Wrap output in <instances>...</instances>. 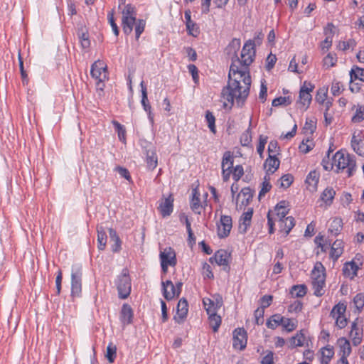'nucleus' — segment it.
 <instances>
[{
	"instance_id": "f257e3e1",
	"label": "nucleus",
	"mask_w": 364,
	"mask_h": 364,
	"mask_svg": "<svg viewBox=\"0 0 364 364\" xmlns=\"http://www.w3.org/2000/svg\"><path fill=\"white\" fill-rule=\"evenodd\" d=\"M228 82L223 87L221 98L224 107L231 108L234 100L240 105L247 98L251 85L250 70L240 66V59H232L228 73Z\"/></svg>"
},
{
	"instance_id": "f03ea898",
	"label": "nucleus",
	"mask_w": 364,
	"mask_h": 364,
	"mask_svg": "<svg viewBox=\"0 0 364 364\" xmlns=\"http://www.w3.org/2000/svg\"><path fill=\"white\" fill-rule=\"evenodd\" d=\"M336 172L346 171L348 177L352 176L356 171V159L355 156L343 151H338L332 158Z\"/></svg>"
},
{
	"instance_id": "7ed1b4c3",
	"label": "nucleus",
	"mask_w": 364,
	"mask_h": 364,
	"mask_svg": "<svg viewBox=\"0 0 364 364\" xmlns=\"http://www.w3.org/2000/svg\"><path fill=\"white\" fill-rule=\"evenodd\" d=\"M312 287L314 294L316 296H321L324 294L326 274L325 267L321 262H316L311 272Z\"/></svg>"
},
{
	"instance_id": "20e7f679",
	"label": "nucleus",
	"mask_w": 364,
	"mask_h": 364,
	"mask_svg": "<svg viewBox=\"0 0 364 364\" xmlns=\"http://www.w3.org/2000/svg\"><path fill=\"white\" fill-rule=\"evenodd\" d=\"M122 14L123 31L125 34L129 35L132 33L133 26L136 23V13L135 7L131 4H127L124 6Z\"/></svg>"
},
{
	"instance_id": "39448f33",
	"label": "nucleus",
	"mask_w": 364,
	"mask_h": 364,
	"mask_svg": "<svg viewBox=\"0 0 364 364\" xmlns=\"http://www.w3.org/2000/svg\"><path fill=\"white\" fill-rule=\"evenodd\" d=\"M91 75L97 80V88L100 90H104V82L108 79L107 65L103 61L97 60L91 66Z\"/></svg>"
},
{
	"instance_id": "423d86ee",
	"label": "nucleus",
	"mask_w": 364,
	"mask_h": 364,
	"mask_svg": "<svg viewBox=\"0 0 364 364\" xmlns=\"http://www.w3.org/2000/svg\"><path fill=\"white\" fill-rule=\"evenodd\" d=\"M255 57V43L249 40L242 49L240 59V66L246 67L250 70L249 66L252 63Z\"/></svg>"
},
{
	"instance_id": "0eeeda50",
	"label": "nucleus",
	"mask_w": 364,
	"mask_h": 364,
	"mask_svg": "<svg viewBox=\"0 0 364 364\" xmlns=\"http://www.w3.org/2000/svg\"><path fill=\"white\" fill-rule=\"evenodd\" d=\"M117 287L119 298L124 299L130 294L131 281L127 269H123L122 274L119 276Z\"/></svg>"
},
{
	"instance_id": "6e6552de",
	"label": "nucleus",
	"mask_w": 364,
	"mask_h": 364,
	"mask_svg": "<svg viewBox=\"0 0 364 364\" xmlns=\"http://www.w3.org/2000/svg\"><path fill=\"white\" fill-rule=\"evenodd\" d=\"M346 311V305L340 302L333 307L330 314L331 316L336 320V326L340 329L345 328L348 323L345 316Z\"/></svg>"
},
{
	"instance_id": "1a4fd4ad",
	"label": "nucleus",
	"mask_w": 364,
	"mask_h": 364,
	"mask_svg": "<svg viewBox=\"0 0 364 364\" xmlns=\"http://www.w3.org/2000/svg\"><path fill=\"white\" fill-rule=\"evenodd\" d=\"M159 257L164 273L167 272L168 266L174 267L176 264V253L171 247H167L161 251Z\"/></svg>"
},
{
	"instance_id": "9d476101",
	"label": "nucleus",
	"mask_w": 364,
	"mask_h": 364,
	"mask_svg": "<svg viewBox=\"0 0 364 364\" xmlns=\"http://www.w3.org/2000/svg\"><path fill=\"white\" fill-rule=\"evenodd\" d=\"M234 164V156L231 151H225L223 154L221 168L223 181L226 182L230 179L232 174Z\"/></svg>"
},
{
	"instance_id": "9b49d317",
	"label": "nucleus",
	"mask_w": 364,
	"mask_h": 364,
	"mask_svg": "<svg viewBox=\"0 0 364 364\" xmlns=\"http://www.w3.org/2000/svg\"><path fill=\"white\" fill-rule=\"evenodd\" d=\"M82 291V271L76 267H73L71 273V294L79 296Z\"/></svg>"
},
{
	"instance_id": "f8f14e48",
	"label": "nucleus",
	"mask_w": 364,
	"mask_h": 364,
	"mask_svg": "<svg viewBox=\"0 0 364 364\" xmlns=\"http://www.w3.org/2000/svg\"><path fill=\"white\" fill-rule=\"evenodd\" d=\"M314 86L309 82H304L303 86L299 91V100L298 103L301 108L306 109L310 105L311 101V92L314 90Z\"/></svg>"
},
{
	"instance_id": "ddd939ff",
	"label": "nucleus",
	"mask_w": 364,
	"mask_h": 364,
	"mask_svg": "<svg viewBox=\"0 0 364 364\" xmlns=\"http://www.w3.org/2000/svg\"><path fill=\"white\" fill-rule=\"evenodd\" d=\"M350 337L354 346H358L362 341L363 324L362 321L358 318H355L351 324Z\"/></svg>"
},
{
	"instance_id": "4468645a",
	"label": "nucleus",
	"mask_w": 364,
	"mask_h": 364,
	"mask_svg": "<svg viewBox=\"0 0 364 364\" xmlns=\"http://www.w3.org/2000/svg\"><path fill=\"white\" fill-rule=\"evenodd\" d=\"M232 218L229 215H222L218 224V235L220 238L228 236L232 229Z\"/></svg>"
},
{
	"instance_id": "2eb2a0df",
	"label": "nucleus",
	"mask_w": 364,
	"mask_h": 364,
	"mask_svg": "<svg viewBox=\"0 0 364 364\" xmlns=\"http://www.w3.org/2000/svg\"><path fill=\"white\" fill-rule=\"evenodd\" d=\"M247 345V333L243 328H237L233 332L232 346L234 348L243 350Z\"/></svg>"
},
{
	"instance_id": "dca6fc26",
	"label": "nucleus",
	"mask_w": 364,
	"mask_h": 364,
	"mask_svg": "<svg viewBox=\"0 0 364 364\" xmlns=\"http://www.w3.org/2000/svg\"><path fill=\"white\" fill-rule=\"evenodd\" d=\"M229 258L230 254L226 250H219L215 253L214 257L210 259V262H213L214 259L217 264L223 266V269L228 271L229 269Z\"/></svg>"
},
{
	"instance_id": "f3484780",
	"label": "nucleus",
	"mask_w": 364,
	"mask_h": 364,
	"mask_svg": "<svg viewBox=\"0 0 364 364\" xmlns=\"http://www.w3.org/2000/svg\"><path fill=\"white\" fill-rule=\"evenodd\" d=\"M141 90V105L143 108L146 112L148 114V118L151 124H154V114L151 112V107L149 102L148 97H147V91L146 87L145 86L144 82H141L140 83Z\"/></svg>"
},
{
	"instance_id": "a211bd4d",
	"label": "nucleus",
	"mask_w": 364,
	"mask_h": 364,
	"mask_svg": "<svg viewBox=\"0 0 364 364\" xmlns=\"http://www.w3.org/2000/svg\"><path fill=\"white\" fill-rule=\"evenodd\" d=\"M190 206L191 210L197 214H200L201 210L203 208L200 194L197 187L192 190Z\"/></svg>"
},
{
	"instance_id": "6ab92c4d",
	"label": "nucleus",
	"mask_w": 364,
	"mask_h": 364,
	"mask_svg": "<svg viewBox=\"0 0 364 364\" xmlns=\"http://www.w3.org/2000/svg\"><path fill=\"white\" fill-rule=\"evenodd\" d=\"M320 173L318 171L314 170L309 173L307 175L305 184L306 189L310 192H315L318 188V183L319 181Z\"/></svg>"
},
{
	"instance_id": "aec40b11",
	"label": "nucleus",
	"mask_w": 364,
	"mask_h": 364,
	"mask_svg": "<svg viewBox=\"0 0 364 364\" xmlns=\"http://www.w3.org/2000/svg\"><path fill=\"white\" fill-rule=\"evenodd\" d=\"M252 198V193L250 188H243L237 194L235 199V204L242 208V206L247 205Z\"/></svg>"
},
{
	"instance_id": "412c9836",
	"label": "nucleus",
	"mask_w": 364,
	"mask_h": 364,
	"mask_svg": "<svg viewBox=\"0 0 364 364\" xmlns=\"http://www.w3.org/2000/svg\"><path fill=\"white\" fill-rule=\"evenodd\" d=\"M188 311V304L184 298H182L179 300L177 305V311L176 315L174 316V320L180 323L183 321V320L186 318Z\"/></svg>"
},
{
	"instance_id": "4be33fe9",
	"label": "nucleus",
	"mask_w": 364,
	"mask_h": 364,
	"mask_svg": "<svg viewBox=\"0 0 364 364\" xmlns=\"http://www.w3.org/2000/svg\"><path fill=\"white\" fill-rule=\"evenodd\" d=\"M173 197L169 195L167 198H164L159 206V210L161 215L165 218L169 216L173 212Z\"/></svg>"
},
{
	"instance_id": "5701e85b",
	"label": "nucleus",
	"mask_w": 364,
	"mask_h": 364,
	"mask_svg": "<svg viewBox=\"0 0 364 364\" xmlns=\"http://www.w3.org/2000/svg\"><path fill=\"white\" fill-rule=\"evenodd\" d=\"M253 209L248 208L240 217L239 220V231L241 233H245L251 225Z\"/></svg>"
},
{
	"instance_id": "b1692460",
	"label": "nucleus",
	"mask_w": 364,
	"mask_h": 364,
	"mask_svg": "<svg viewBox=\"0 0 364 364\" xmlns=\"http://www.w3.org/2000/svg\"><path fill=\"white\" fill-rule=\"evenodd\" d=\"M163 294L166 299L171 300L175 296H178L176 287L170 280L162 282Z\"/></svg>"
},
{
	"instance_id": "393cba45",
	"label": "nucleus",
	"mask_w": 364,
	"mask_h": 364,
	"mask_svg": "<svg viewBox=\"0 0 364 364\" xmlns=\"http://www.w3.org/2000/svg\"><path fill=\"white\" fill-rule=\"evenodd\" d=\"M359 266L354 261L346 262L343 268V272L346 277L353 279L357 275Z\"/></svg>"
},
{
	"instance_id": "a878e982",
	"label": "nucleus",
	"mask_w": 364,
	"mask_h": 364,
	"mask_svg": "<svg viewBox=\"0 0 364 364\" xmlns=\"http://www.w3.org/2000/svg\"><path fill=\"white\" fill-rule=\"evenodd\" d=\"M133 318V311L131 306L128 304H124L120 313V320L124 325H128L132 323Z\"/></svg>"
},
{
	"instance_id": "bb28decb",
	"label": "nucleus",
	"mask_w": 364,
	"mask_h": 364,
	"mask_svg": "<svg viewBox=\"0 0 364 364\" xmlns=\"http://www.w3.org/2000/svg\"><path fill=\"white\" fill-rule=\"evenodd\" d=\"M351 146L359 156H364V139L363 137L353 134L351 139Z\"/></svg>"
},
{
	"instance_id": "cd10ccee",
	"label": "nucleus",
	"mask_w": 364,
	"mask_h": 364,
	"mask_svg": "<svg viewBox=\"0 0 364 364\" xmlns=\"http://www.w3.org/2000/svg\"><path fill=\"white\" fill-rule=\"evenodd\" d=\"M295 222L294 218L291 216H288L284 219H282L279 221V227L281 232H284L285 233V236H287L291 229L294 227Z\"/></svg>"
},
{
	"instance_id": "c85d7f7f",
	"label": "nucleus",
	"mask_w": 364,
	"mask_h": 364,
	"mask_svg": "<svg viewBox=\"0 0 364 364\" xmlns=\"http://www.w3.org/2000/svg\"><path fill=\"white\" fill-rule=\"evenodd\" d=\"M240 48V40L234 38L231 41L229 45L227 46L225 50L227 54L231 58V60L238 58L237 52Z\"/></svg>"
},
{
	"instance_id": "c756f323",
	"label": "nucleus",
	"mask_w": 364,
	"mask_h": 364,
	"mask_svg": "<svg viewBox=\"0 0 364 364\" xmlns=\"http://www.w3.org/2000/svg\"><path fill=\"white\" fill-rule=\"evenodd\" d=\"M146 164L147 167L150 170H154L158 165V158L156 154V150L152 148L146 150Z\"/></svg>"
},
{
	"instance_id": "7c9ffc66",
	"label": "nucleus",
	"mask_w": 364,
	"mask_h": 364,
	"mask_svg": "<svg viewBox=\"0 0 364 364\" xmlns=\"http://www.w3.org/2000/svg\"><path fill=\"white\" fill-rule=\"evenodd\" d=\"M338 344L340 348L341 357L348 358L351 353V347L349 341L342 337L338 338Z\"/></svg>"
},
{
	"instance_id": "2f4dec72",
	"label": "nucleus",
	"mask_w": 364,
	"mask_h": 364,
	"mask_svg": "<svg viewBox=\"0 0 364 364\" xmlns=\"http://www.w3.org/2000/svg\"><path fill=\"white\" fill-rule=\"evenodd\" d=\"M265 166L267 167V174L269 173H273L279 166V161L274 155L269 154V157L265 161Z\"/></svg>"
},
{
	"instance_id": "473e14b6",
	"label": "nucleus",
	"mask_w": 364,
	"mask_h": 364,
	"mask_svg": "<svg viewBox=\"0 0 364 364\" xmlns=\"http://www.w3.org/2000/svg\"><path fill=\"white\" fill-rule=\"evenodd\" d=\"M208 314L209 315V321L211 328L214 332H217L221 323L220 316L217 315V312H215L214 309H208Z\"/></svg>"
},
{
	"instance_id": "72a5a7b5",
	"label": "nucleus",
	"mask_w": 364,
	"mask_h": 364,
	"mask_svg": "<svg viewBox=\"0 0 364 364\" xmlns=\"http://www.w3.org/2000/svg\"><path fill=\"white\" fill-rule=\"evenodd\" d=\"M336 191L333 188L327 187L321 194V200L328 206L333 203Z\"/></svg>"
},
{
	"instance_id": "f704fd0d",
	"label": "nucleus",
	"mask_w": 364,
	"mask_h": 364,
	"mask_svg": "<svg viewBox=\"0 0 364 364\" xmlns=\"http://www.w3.org/2000/svg\"><path fill=\"white\" fill-rule=\"evenodd\" d=\"M343 251V242L341 240H336L331 248L330 255L331 257L334 260H337L338 257L342 255Z\"/></svg>"
},
{
	"instance_id": "c9c22d12",
	"label": "nucleus",
	"mask_w": 364,
	"mask_h": 364,
	"mask_svg": "<svg viewBox=\"0 0 364 364\" xmlns=\"http://www.w3.org/2000/svg\"><path fill=\"white\" fill-rule=\"evenodd\" d=\"M327 94H328L327 89L325 87H323L318 90L316 96V102L319 104L324 105L326 107V109H328L330 107V106L331 105V103L329 101H326Z\"/></svg>"
},
{
	"instance_id": "e433bc0d",
	"label": "nucleus",
	"mask_w": 364,
	"mask_h": 364,
	"mask_svg": "<svg viewBox=\"0 0 364 364\" xmlns=\"http://www.w3.org/2000/svg\"><path fill=\"white\" fill-rule=\"evenodd\" d=\"M306 341V336L302 330L297 333L294 336L290 339V347H300L304 345Z\"/></svg>"
},
{
	"instance_id": "4c0bfd02",
	"label": "nucleus",
	"mask_w": 364,
	"mask_h": 364,
	"mask_svg": "<svg viewBox=\"0 0 364 364\" xmlns=\"http://www.w3.org/2000/svg\"><path fill=\"white\" fill-rule=\"evenodd\" d=\"M281 325L286 331L291 332L296 328L297 321L295 318H289L282 316V323Z\"/></svg>"
},
{
	"instance_id": "58836bf2",
	"label": "nucleus",
	"mask_w": 364,
	"mask_h": 364,
	"mask_svg": "<svg viewBox=\"0 0 364 364\" xmlns=\"http://www.w3.org/2000/svg\"><path fill=\"white\" fill-rule=\"evenodd\" d=\"M97 242L98 248L103 250L107 243V234L102 227H97Z\"/></svg>"
},
{
	"instance_id": "ea45409f",
	"label": "nucleus",
	"mask_w": 364,
	"mask_h": 364,
	"mask_svg": "<svg viewBox=\"0 0 364 364\" xmlns=\"http://www.w3.org/2000/svg\"><path fill=\"white\" fill-rule=\"evenodd\" d=\"M334 355V351L332 347L328 346L321 349V363L322 364H328L331 359Z\"/></svg>"
},
{
	"instance_id": "a19ab883",
	"label": "nucleus",
	"mask_w": 364,
	"mask_h": 364,
	"mask_svg": "<svg viewBox=\"0 0 364 364\" xmlns=\"http://www.w3.org/2000/svg\"><path fill=\"white\" fill-rule=\"evenodd\" d=\"M342 226V220L339 218H335L332 220L330 224L328 231L331 232L333 235H337L338 232L341 230Z\"/></svg>"
},
{
	"instance_id": "79ce46f5",
	"label": "nucleus",
	"mask_w": 364,
	"mask_h": 364,
	"mask_svg": "<svg viewBox=\"0 0 364 364\" xmlns=\"http://www.w3.org/2000/svg\"><path fill=\"white\" fill-rule=\"evenodd\" d=\"M109 233L111 240L114 242L112 246V251L115 252H119L121 249L122 242L117 232L114 229L110 228L109 230Z\"/></svg>"
},
{
	"instance_id": "37998d69",
	"label": "nucleus",
	"mask_w": 364,
	"mask_h": 364,
	"mask_svg": "<svg viewBox=\"0 0 364 364\" xmlns=\"http://www.w3.org/2000/svg\"><path fill=\"white\" fill-rule=\"evenodd\" d=\"M282 323V316L274 314L272 316L266 323L267 326L270 329H275Z\"/></svg>"
},
{
	"instance_id": "c03bdc74",
	"label": "nucleus",
	"mask_w": 364,
	"mask_h": 364,
	"mask_svg": "<svg viewBox=\"0 0 364 364\" xmlns=\"http://www.w3.org/2000/svg\"><path fill=\"white\" fill-rule=\"evenodd\" d=\"M270 177L269 175L266 174L264 178V181L262 183V188L259 193V199L260 200L264 195L269 192L272 188V185L270 183Z\"/></svg>"
},
{
	"instance_id": "a18cd8bd",
	"label": "nucleus",
	"mask_w": 364,
	"mask_h": 364,
	"mask_svg": "<svg viewBox=\"0 0 364 364\" xmlns=\"http://www.w3.org/2000/svg\"><path fill=\"white\" fill-rule=\"evenodd\" d=\"M316 128V119L315 117L307 118L304 127L305 133L312 134Z\"/></svg>"
},
{
	"instance_id": "49530a36",
	"label": "nucleus",
	"mask_w": 364,
	"mask_h": 364,
	"mask_svg": "<svg viewBox=\"0 0 364 364\" xmlns=\"http://www.w3.org/2000/svg\"><path fill=\"white\" fill-rule=\"evenodd\" d=\"M290 294L293 297H303L306 294V288L304 285H295L291 288Z\"/></svg>"
},
{
	"instance_id": "de8ad7c7",
	"label": "nucleus",
	"mask_w": 364,
	"mask_h": 364,
	"mask_svg": "<svg viewBox=\"0 0 364 364\" xmlns=\"http://www.w3.org/2000/svg\"><path fill=\"white\" fill-rule=\"evenodd\" d=\"M350 79L359 80L360 81L364 82V68L358 67H354L352 68L350 73Z\"/></svg>"
},
{
	"instance_id": "09e8293b",
	"label": "nucleus",
	"mask_w": 364,
	"mask_h": 364,
	"mask_svg": "<svg viewBox=\"0 0 364 364\" xmlns=\"http://www.w3.org/2000/svg\"><path fill=\"white\" fill-rule=\"evenodd\" d=\"M117 355V347L110 343L107 347L106 358L112 363L114 361Z\"/></svg>"
},
{
	"instance_id": "8fccbe9b",
	"label": "nucleus",
	"mask_w": 364,
	"mask_h": 364,
	"mask_svg": "<svg viewBox=\"0 0 364 364\" xmlns=\"http://www.w3.org/2000/svg\"><path fill=\"white\" fill-rule=\"evenodd\" d=\"M112 124L114 126V127L116 129V131L117 132L119 139L121 141L124 143L125 140H126V138H125V135H126L125 129L124 128V127L121 124H119L117 121H113Z\"/></svg>"
},
{
	"instance_id": "3c124183",
	"label": "nucleus",
	"mask_w": 364,
	"mask_h": 364,
	"mask_svg": "<svg viewBox=\"0 0 364 364\" xmlns=\"http://www.w3.org/2000/svg\"><path fill=\"white\" fill-rule=\"evenodd\" d=\"M314 146V144L313 141L307 139L306 141H302L301 144L299 145V149L303 154H307L313 149Z\"/></svg>"
},
{
	"instance_id": "603ef678",
	"label": "nucleus",
	"mask_w": 364,
	"mask_h": 364,
	"mask_svg": "<svg viewBox=\"0 0 364 364\" xmlns=\"http://www.w3.org/2000/svg\"><path fill=\"white\" fill-rule=\"evenodd\" d=\"M337 62V58L335 54L328 53L323 60V66L326 68H329L336 65Z\"/></svg>"
},
{
	"instance_id": "864d4df0",
	"label": "nucleus",
	"mask_w": 364,
	"mask_h": 364,
	"mask_svg": "<svg viewBox=\"0 0 364 364\" xmlns=\"http://www.w3.org/2000/svg\"><path fill=\"white\" fill-rule=\"evenodd\" d=\"M353 304L358 312H360L364 307V295L361 293L356 294L353 299Z\"/></svg>"
},
{
	"instance_id": "5fc2aeb1",
	"label": "nucleus",
	"mask_w": 364,
	"mask_h": 364,
	"mask_svg": "<svg viewBox=\"0 0 364 364\" xmlns=\"http://www.w3.org/2000/svg\"><path fill=\"white\" fill-rule=\"evenodd\" d=\"M332 151L329 149L327 153V156L324 157L322 160L321 164L323 166V168L326 171H331L333 169V168L335 166L334 161L333 162L330 161V154Z\"/></svg>"
},
{
	"instance_id": "6e6d98bb",
	"label": "nucleus",
	"mask_w": 364,
	"mask_h": 364,
	"mask_svg": "<svg viewBox=\"0 0 364 364\" xmlns=\"http://www.w3.org/2000/svg\"><path fill=\"white\" fill-rule=\"evenodd\" d=\"M252 141V134L249 127L240 136V142L242 146H248Z\"/></svg>"
},
{
	"instance_id": "4d7b16f0",
	"label": "nucleus",
	"mask_w": 364,
	"mask_h": 364,
	"mask_svg": "<svg viewBox=\"0 0 364 364\" xmlns=\"http://www.w3.org/2000/svg\"><path fill=\"white\" fill-rule=\"evenodd\" d=\"M205 119L208 122V126L213 133H215V118L214 115L209 111L206 112Z\"/></svg>"
},
{
	"instance_id": "13d9d810",
	"label": "nucleus",
	"mask_w": 364,
	"mask_h": 364,
	"mask_svg": "<svg viewBox=\"0 0 364 364\" xmlns=\"http://www.w3.org/2000/svg\"><path fill=\"white\" fill-rule=\"evenodd\" d=\"M232 178L235 182H237L244 174L243 167L241 165H237L232 169Z\"/></svg>"
},
{
	"instance_id": "bf43d9fd",
	"label": "nucleus",
	"mask_w": 364,
	"mask_h": 364,
	"mask_svg": "<svg viewBox=\"0 0 364 364\" xmlns=\"http://www.w3.org/2000/svg\"><path fill=\"white\" fill-rule=\"evenodd\" d=\"M145 21L142 19H139L136 21L135 26V34L136 38L139 39L140 35L144 32L145 28Z\"/></svg>"
},
{
	"instance_id": "052dcab7",
	"label": "nucleus",
	"mask_w": 364,
	"mask_h": 364,
	"mask_svg": "<svg viewBox=\"0 0 364 364\" xmlns=\"http://www.w3.org/2000/svg\"><path fill=\"white\" fill-rule=\"evenodd\" d=\"M108 21L112 27V29L116 36L119 35V28L115 23L114 18V12L110 11L107 15Z\"/></svg>"
},
{
	"instance_id": "680f3d73",
	"label": "nucleus",
	"mask_w": 364,
	"mask_h": 364,
	"mask_svg": "<svg viewBox=\"0 0 364 364\" xmlns=\"http://www.w3.org/2000/svg\"><path fill=\"white\" fill-rule=\"evenodd\" d=\"M364 119V107H358L356 109L355 115L352 118L354 122H360Z\"/></svg>"
},
{
	"instance_id": "e2e57ef3",
	"label": "nucleus",
	"mask_w": 364,
	"mask_h": 364,
	"mask_svg": "<svg viewBox=\"0 0 364 364\" xmlns=\"http://www.w3.org/2000/svg\"><path fill=\"white\" fill-rule=\"evenodd\" d=\"M79 38L80 41L81 46L83 48H87L90 46V41L89 40L88 34L82 32L81 33H79Z\"/></svg>"
},
{
	"instance_id": "0e129e2a",
	"label": "nucleus",
	"mask_w": 364,
	"mask_h": 364,
	"mask_svg": "<svg viewBox=\"0 0 364 364\" xmlns=\"http://www.w3.org/2000/svg\"><path fill=\"white\" fill-rule=\"evenodd\" d=\"M267 142V136L260 135L259 138V144L257 147V151L260 156H262V154L264 150V147H265Z\"/></svg>"
},
{
	"instance_id": "69168bd1",
	"label": "nucleus",
	"mask_w": 364,
	"mask_h": 364,
	"mask_svg": "<svg viewBox=\"0 0 364 364\" xmlns=\"http://www.w3.org/2000/svg\"><path fill=\"white\" fill-rule=\"evenodd\" d=\"M302 309V303L298 300L293 302L288 307V311L290 313H297Z\"/></svg>"
},
{
	"instance_id": "338daca9",
	"label": "nucleus",
	"mask_w": 364,
	"mask_h": 364,
	"mask_svg": "<svg viewBox=\"0 0 364 364\" xmlns=\"http://www.w3.org/2000/svg\"><path fill=\"white\" fill-rule=\"evenodd\" d=\"M281 186L284 188H288L291 186L293 182V176L290 174L284 175L281 178Z\"/></svg>"
},
{
	"instance_id": "774afa93",
	"label": "nucleus",
	"mask_w": 364,
	"mask_h": 364,
	"mask_svg": "<svg viewBox=\"0 0 364 364\" xmlns=\"http://www.w3.org/2000/svg\"><path fill=\"white\" fill-rule=\"evenodd\" d=\"M186 28L188 31V33L193 36H197L199 33L198 27L197 25L193 22L191 21V23L186 24Z\"/></svg>"
}]
</instances>
